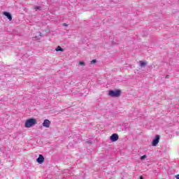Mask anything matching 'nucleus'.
<instances>
[{
	"mask_svg": "<svg viewBox=\"0 0 179 179\" xmlns=\"http://www.w3.org/2000/svg\"><path fill=\"white\" fill-rule=\"evenodd\" d=\"M34 125H37V119L31 117L25 120V122H24L25 128H33Z\"/></svg>",
	"mask_w": 179,
	"mask_h": 179,
	"instance_id": "nucleus-1",
	"label": "nucleus"
},
{
	"mask_svg": "<svg viewBox=\"0 0 179 179\" xmlns=\"http://www.w3.org/2000/svg\"><path fill=\"white\" fill-rule=\"evenodd\" d=\"M108 94L110 97H120L122 94V91L120 89L110 90Z\"/></svg>",
	"mask_w": 179,
	"mask_h": 179,
	"instance_id": "nucleus-2",
	"label": "nucleus"
},
{
	"mask_svg": "<svg viewBox=\"0 0 179 179\" xmlns=\"http://www.w3.org/2000/svg\"><path fill=\"white\" fill-rule=\"evenodd\" d=\"M42 125L43 128H50L51 127V121L48 119L44 120Z\"/></svg>",
	"mask_w": 179,
	"mask_h": 179,
	"instance_id": "nucleus-3",
	"label": "nucleus"
},
{
	"mask_svg": "<svg viewBox=\"0 0 179 179\" xmlns=\"http://www.w3.org/2000/svg\"><path fill=\"white\" fill-rule=\"evenodd\" d=\"M160 141V136L156 135L155 138L152 140V145L153 146H157Z\"/></svg>",
	"mask_w": 179,
	"mask_h": 179,
	"instance_id": "nucleus-4",
	"label": "nucleus"
},
{
	"mask_svg": "<svg viewBox=\"0 0 179 179\" xmlns=\"http://www.w3.org/2000/svg\"><path fill=\"white\" fill-rule=\"evenodd\" d=\"M36 162L39 164H43V163H44V157L43 155H39L38 157L36 159Z\"/></svg>",
	"mask_w": 179,
	"mask_h": 179,
	"instance_id": "nucleus-5",
	"label": "nucleus"
},
{
	"mask_svg": "<svg viewBox=\"0 0 179 179\" xmlns=\"http://www.w3.org/2000/svg\"><path fill=\"white\" fill-rule=\"evenodd\" d=\"M110 141H112V142H117V141H118V134H113L110 136Z\"/></svg>",
	"mask_w": 179,
	"mask_h": 179,
	"instance_id": "nucleus-6",
	"label": "nucleus"
},
{
	"mask_svg": "<svg viewBox=\"0 0 179 179\" xmlns=\"http://www.w3.org/2000/svg\"><path fill=\"white\" fill-rule=\"evenodd\" d=\"M138 65L141 66V68H145L146 65H148V62L145 61H139Z\"/></svg>",
	"mask_w": 179,
	"mask_h": 179,
	"instance_id": "nucleus-7",
	"label": "nucleus"
},
{
	"mask_svg": "<svg viewBox=\"0 0 179 179\" xmlns=\"http://www.w3.org/2000/svg\"><path fill=\"white\" fill-rule=\"evenodd\" d=\"M3 15L8 19V20H10V21L12 20V15L10 14V13L4 12Z\"/></svg>",
	"mask_w": 179,
	"mask_h": 179,
	"instance_id": "nucleus-8",
	"label": "nucleus"
},
{
	"mask_svg": "<svg viewBox=\"0 0 179 179\" xmlns=\"http://www.w3.org/2000/svg\"><path fill=\"white\" fill-rule=\"evenodd\" d=\"M41 37H43V34H41V32H38L35 36V38H36V40H41Z\"/></svg>",
	"mask_w": 179,
	"mask_h": 179,
	"instance_id": "nucleus-9",
	"label": "nucleus"
},
{
	"mask_svg": "<svg viewBox=\"0 0 179 179\" xmlns=\"http://www.w3.org/2000/svg\"><path fill=\"white\" fill-rule=\"evenodd\" d=\"M55 51H61V52H64V48H61V46H57V48L55 49Z\"/></svg>",
	"mask_w": 179,
	"mask_h": 179,
	"instance_id": "nucleus-10",
	"label": "nucleus"
},
{
	"mask_svg": "<svg viewBox=\"0 0 179 179\" xmlns=\"http://www.w3.org/2000/svg\"><path fill=\"white\" fill-rule=\"evenodd\" d=\"M34 9H35L37 11V10H41L42 8L40 6H34Z\"/></svg>",
	"mask_w": 179,
	"mask_h": 179,
	"instance_id": "nucleus-11",
	"label": "nucleus"
},
{
	"mask_svg": "<svg viewBox=\"0 0 179 179\" xmlns=\"http://www.w3.org/2000/svg\"><path fill=\"white\" fill-rule=\"evenodd\" d=\"M78 64L80 66H85L86 65V64L83 61L80 62Z\"/></svg>",
	"mask_w": 179,
	"mask_h": 179,
	"instance_id": "nucleus-12",
	"label": "nucleus"
},
{
	"mask_svg": "<svg viewBox=\"0 0 179 179\" xmlns=\"http://www.w3.org/2000/svg\"><path fill=\"white\" fill-rule=\"evenodd\" d=\"M147 156L146 155H143L141 157V160H145L146 159Z\"/></svg>",
	"mask_w": 179,
	"mask_h": 179,
	"instance_id": "nucleus-13",
	"label": "nucleus"
},
{
	"mask_svg": "<svg viewBox=\"0 0 179 179\" xmlns=\"http://www.w3.org/2000/svg\"><path fill=\"white\" fill-rule=\"evenodd\" d=\"M96 62H97V60L96 59H93L91 61V64H96Z\"/></svg>",
	"mask_w": 179,
	"mask_h": 179,
	"instance_id": "nucleus-14",
	"label": "nucleus"
},
{
	"mask_svg": "<svg viewBox=\"0 0 179 179\" xmlns=\"http://www.w3.org/2000/svg\"><path fill=\"white\" fill-rule=\"evenodd\" d=\"M175 177L176 179H179V175H176Z\"/></svg>",
	"mask_w": 179,
	"mask_h": 179,
	"instance_id": "nucleus-15",
	"label": "nucleus"
},
{
	"mask_svg": "<svg viewBox=\"0 0 179 179\" xmlns=\"http://www.w3.org/2000/svg\"><path fill=\"white\" fill-rule=\"evenodd\" d=\"M140 179H143V176H141Z\"/></svg>",
	"mask_w": 179,
	"mask_h": 179,
	"instance_id": "nucleus-16",
	"label": "nucleus"
},
{
	"mask_svg": "<svg viewBox=\"0 0 179 179\" xmlns=\"http://www.w3.org/2000/svg\"><path fill=\"white\" fill-rule=\"evenodd\" d=\"M64 26H68V24H64Z\"/></svg>",
	"mask_w": 179,
	"mask_h": 179,
	"instance_id": "nucleus-17",
	"label": "nucleus"
}]
</instances>
